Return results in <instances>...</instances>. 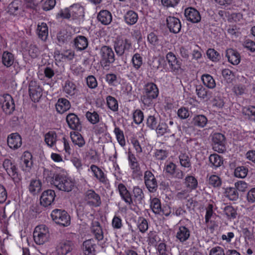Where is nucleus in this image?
I'll list each match as a JSON object with an SVG mask.
<instances>
[{
	"label": "nucleus",
	"mask_w": 255,
	"mask_h": 255,
	"mask_svg": "<svg viewBox=\"0 0 255 255\" xmlns=\"http://www.w3.org/2000/svg\"><path fill=\"white\" fill-rule=\"evenodd\" d=\"M158 95L159 90L157 85L153 82H148L143 86L141 102L145 106L149 107L152 104L153 100L155 99Z\"/></svg>",
	"instance_id": "1"
},
{
	"label": "nucleus",
	"mask_w": 255,
	"mask_h": 255,
	"mask_svg": "<svg viewBox=\"0 0 255 255\" xmlns=\"http://www.w3.org/2000/svg\"><path fill=\"white\" fill-rule=\"evenodd\" d=\"M50 236L49 229L45 225L37 226L33 233L34 241L38 245H42L47 242Z\"/></svg>",
	"instance_id": "2"
},
{
	"label": "nucleus",
	"mask_w": 255,
	"mask_h": 255,
	"mask_svg": "<svg viewBox=\"0 0 255 255\" xmlns=\"http://www.w3.org/2000/svg\"><path fill=\"white\" fill-rule=\"evenodd\" d=\"M52 184L59 190L65 192L71 191L75 185L72 179L61 174H58L55 176Z\"/></svg>",
	"instance_id": "3"
},
{
	"label": "nucleus",
	"mask_w": 255,
	"mask_h": 255,
	"mask_svg": "<svg viewBox=\"0 0 255 255\" xmlns=\"http://www.w3.org/2000/svg\"><path fill=\"white\" fill-rule=\"evenodd\" d=\"M191 235V228L187 225L183 224L180 221L175 228V238L177 241L184 244L189 240Z\"/></svg>",
	"instance_id": "4"
},
{
	"label": "nucleus",
	"mask_w": 255,
	"mask_h": 255,
	"mask_svg": "<svg viewBox=\"0 0 255 255\" xmlns=\"http://www.w3.org/2000/svg\"><path fill=\"white\" fill-rule=\"evenodd\" d=\"M99 54L101 57V64L104 67L109 66L115 60L114 52L112 48L109 46H102L100 50Z\"/></svg>",
	"instance_id": "5"
},
{
	"label": "nucleus",
	"mask_w": 255,
	"mask_h": 255,
	"mask_svg": "<svg viewBox=\"0 0 255 255\" xmlns=\"http://www.w3.org/2000/svg\"><path fill=\"white\" fill-rule=\"evenodd\" d=\"M131 48L130 40L125 37H118L114 43V49L117 55L121 56L128 52Z\"/></svg>",
	"instance_id": "6"
},
{
	"label": "nucleus",
	"mask_w": 255,
	"mask_h": 255,
	"mask_svg": "<svg viewBox=\"0 0 255 255\" xmlns=\"http://www.w3.org/2000/svg\"><path fill=\"white\" fill-rule=\"evenodd\" d=\"M51 216L52 220L57 224L68 226L70 224V216L64 210L55 209L52 211Z\"/></svg>",
	"instance_id": "7"
},
{
	"label": "nucleus",
	"mask_w": 255,
	"mask_h": 255,
	"mask_svg": "<svg viewBox=\"0 0 255 255\" xmlns=\"http://www.w3.org/2000/svg\"><path fill=\"white\" fill-rule=\"evenodd\" d=\"M0 104L3 111L8 115L11 114L15 109V104L12 97L8 94L0 95Z\"/></svg>",
	"instance_id": "8"
},
{
	"label": "nucleus",
	"mask_w": 255,
	"mask_h": 255,
	"mask_svg": "<svg viewBox=\"0 0 255 255\" xmlns=\"http://www.w3.org/2000/svg\"><path fill=\"white\" fill-rule=\"evenodd\" d=\"M144 181L146 187L150 192L155 191L157 188V180L153 174L147 170L144 174Z\"/></svg>",
	"instance_id": "9"
},
{
	"label": "nucleus",
	"mask_w": 255,
	"mask_h": 255,
	"mask_svg": "<svg viewBox=\"0 0 255 255\" xmlns=\"http://www.w3.org/2000/svg\"><path fill=\"white\" fill-rule=\"evenodd\" d=\"M33 168L32 155L28 151H25L21 161V170L26 173H30Z\"/></svg>",
	"instance_id": "10"
},
{
	"label": "nucleus",
	"mask_w": 255,
	"mask_h": 255,
	"mask_svg": "<svg viewBox=\"0 0 255 255\" xmlns=\"http://www.w3.org/2000/svg\"><path fill=\"white\" fill-rule=\"evenodd\" d=\"M29 93L32 101L38 102L42 95V89L35 81H31L29 85Z\"/></svg>",
	"instance_id": "11"
},
{
	"label": "nucleus",
	"mask_w": 255,
	"mask_h": 255,
	"mask_svg": "<svg viewBox=\"0 0 255 255\" xmlns=\"http://www.w3.org/2000/svg\"><path fill=\"white\" fill-rule=\"evenodd\" d=\"M225 138L223 134L217 132L214 133L212 136V140L214 143V150L219 153H223L225 150Z\"/></svg>",
	"instance_id": "12"
},
{
	"label": "nucleus",
	"mask_w": 255,
	"mask_h": 255,
	"mask_svg": "<svg viewBox=\"0 0 255 255\" xmlns=\"http://www.w3.org/2000/svg\"><path fill=\"white\" fill-rule=\"evenodd\" d=\"M56 197L55 191L48 189L43 191L40 196V203L44 207H48L54 202Z\"/></svg>",
	"instance_id": "13"
},
{
	"label": "nucleus",
	"mask_w": 255,
	"mask_h": 255,
	"mask_svg": "<svg viewBox=\"0 0 255 255\" xmlns=\"http://www.w3.org/2000/svg\"><path fill=\"white\" fill-rule=\"evenodd\" d=\"M2 166L7 173L11 176L13 179H19L17 169L13 163L10 159H5L2 163Z\"/></svg>",
	"instance_id": "14"
},
{
	"label": "nucleus",
	"mask_w": 255,
	"mask_h": 255,
	"mask_svg": "<svg viewBox=\"0 0 255 255\" xmlns=\"http://www.w3.org/2000/svg\"><path fill=\"white\" fill-rule=\"evenodd\" d=\"M88 171H91L92 173L93 176L99 181V182L103 184H107L108 182V179L107 175L100 167L96 165L92 164L90 166V169Z\"/></svg>",
	"instance_id": "15"
},
{
	"label": "nucleus",
	"mask_w": 255,
	"mask_h": 255,
	"mask_svg": "<svg viewBox=\"0 0 255 255\" xmlns=\"http://www.w3.org/2000/svg\"><path fill=\"white\" fill-rule=\"evenodd\" d=\"M166 58L172 72L177 73L181 69V61L172 52H168L166 56Z\"/></svg>",
	"instance_id": "16"
},
{
	"label": "nucleus",
	"mask_w": 255,
	"mask_h": 255,
	"mask_svg": "<svg viewBox=\"0 0 255 255\" xmlns=\"http://www.w3.org/2000/svg\"><path fill=\"white\" fill-rule=\"evenodd\" d=\"M184 15L186 19L192 23H198L201 20V15L199 12L195 8L189 7L184 11Z\"/></svg>",
	"instance_id": "17"
},
{
	"label": "nucleus",
	"mask_w": 255,
	"mask_h": 255,
	"mask_svg": "<svg viewBox=\"0 0 255 255\" xmlns=\"http://www.w3.org/2000/svg\"><path fill=\"white\" fill-rule=\"evenodd\" d=\"M85 199L88 203L95 207H98L101 204L100 196L94 190H88L85 193Z\"/></svg>",
	"instance_id": "18"
},
{
	"label": "nucleus",
	"mask_w": 255,
	"mask_h": 255,
	"mask_svg": "<svg viewBox=\"0 0 255 255\" xmlns=\"http://www.w3.org/2000/svg\"><path fill=\"white\" fill-rule=\"evenodd\" d=\"M8 146L12 149H17L22 145V139L17 133L10 134L7 138Z\"/></svg>",
	"instance_id": "19"
},
{
	"label": "nucleus",
	"mask_w": 255,
	"mask_h": 255,
	"mask_svg": "<svg viewBox=\"0 0 255 255\" xmlns=\"http://www.w3.org/2000/svg\"><path fill=\"white\" fill-rule=\"evenodd\" d=\"M164 170L168 175L178 179H182L184 176L183 172L181 170L177 169L176 165L172 162L166 165Z\"/></svg>",
	"instance_id": "20"
},
{
	"label": "nucleus",
	"mask_w": 255,
	"mask_h": 255,
	"mask_svg": "<svg viewBox=\"0 0 255 255\" xmlns=\"http://www.w3.org/2000/svg\"><path fill=\"white\" fill-rule=\"evenodd\" d=\"M166 23L170 32L178 33L180 31L181 24L178 18L174 16H168L166 18Z\"/></svg>",
	"instance_id": "21"
},
{
	"label": "nucleus",
	"mask_w": 255,
	"mask_h": 255,
	"mask_svg": "<svg viewBox=\"0 0 255 255\" xmlns=\"http://www.w3.org/2000/svg\"><path fill=\"white\" fill-rule=\"evenodd\" d=\"M96 244L94 239H89L83 243V251L85 255H95Z\"/></svg>",
	"instance_id": "22"
},
{
	"label": "nucleus",
	"mask_w": 255,
	"mask_h": 255,
	"mask_svg": "<svg viewBox=\"0 0 255 255\" xmlns=\"http://www.w3.org/2000/svg\"><path fill=\"white\" fill-rule=\"evenodd\" d=\"M56 149L59 152L64 150L68 155H70L71 153V148L69 141L65 136H63L61 139H58Z\"/></svg>",
	"instance_id": "23"
},
{
	"label": "nucleus",
	"mask_w": 255,
	"mask_h": 255,
	"mask_svg": "<svg viewBox=\"0 0 255 255\" xmlns=\"http://www.w3.org/2000/svg\"><path fill=\"white\" fill-rule=\"evenodd\" d=\"M66 122L69 127L73 130H79L81 123L78 117L74 114H70L66 117Z\"/></svg>",
	"instance_id": "24"
},
{
	"label": "nucleus",
	"mask_w": 255,
	"mask_h": 255,
	"mask_svg": "<svg viewBox=\"0 0 255 255\" xmlns=\"http://www.w3.org/2000/svg\"><path fill=\"white\" fill-rule=\"evenodd\" d=\"M58 140L57 134L54 131H50L44 135V141L47 145L50 148H56Z\"/></svg>",
	"instance_id": "25"
},
{
	"label": "nucleus",
	"mask_w": 255,
	"mask_h": 255,
	"mask_svg": "<svg viewBox=\"0 0 255 255\" xmlns=\"http://www.w3.org/2000/svg\"><path fill=\"white\" fill-rule=\"evenodd\" d=\"M226 56L228 61L233 65H238L241 61L240 54L233 49H229L227 50Z\"/></svg>",
	"instance_id": "26"
},
{
	"label": "nucleus",
	"mask_w": 255,
	"mask_h": 255,
	"mask_svg": "<svg viewBox=\"0 0 255 255\" xmlns=\"http://www.w3.org/2000/svg\"><path fill=\"white\" fill-rule=\"evenodd\" d=\"M97 18L104 25L110 24L112 20L111 13L107 10H101L98 14Z\"/></svg>",
	"instance_id": "27"
},
{
	"label": "nucleus",
	"mask_w": 255,
	"mask_h": 255,
	"mask_svg": "<svg viewBox=\"0 0 255 255\" xmlns=\"http://www.w3.org/2000/svg\"><path fill=\"white\" fill-rule=\"evenodd\" d=\"M55 107L59 113L63 114L70 109L71 105L68 100L65 98H60L58 100Z\"/></svg>",
	"instance_id": "28"
},
{
	"label": "nucleus",
	"mask_w": 255,
	"mask_h": 255,
	"mask_svg": "<svg viewBox=\"0 0 255 255\" xmlns=\"http://www.w3.org/2000/svg\"><path fill=\"white\" fill-rule=\"evenodd\" d=\"M42 183L39 179H32L28 185V190L33 195L39 193L41 189Z\"/></svg>",
	"instance_id": "29"
},
{
	"label": "nucleus",
	"mask_w": 255,
	"mask_h": 255,
	"mask_svg": "<svg viewBox=\"0 0 255 255\" xmlns=\"http://www.w3.org/2000/svg\"><path fill=\"white\" fill-rule=\"evenodd\" d=\"M72 250L71 243L69 242L60 243L57 248L56 252L58 255H66Z\"/></svg>",
	"instance_id": "30"
},
{
	"label": "nucleus",
	"mask_w": 255,
	"mask_h": 255,
	"mask_svg": "<svg viewBox=\"0 0 255 255\" xmlns=\"http://www.w3.org/2000/svg\"><path fill=\"white\" fill-rule=\"evenodd\" d=\"M37 33L38 37L42 40H46L48 35V28L44 22H39L37 27Z\"/></svg>",
	"instance_id": "31"
},
{
	"label": "nucleus",
	"mask_w": 255,
	"mask_h": 255,
	"mask_svg": "<svg viewBox=\"0 0 255 255\" xmlns=\"http://www.w3.org/2000/svg\"><path fill=\"white\" fill-rule=\"evenodd\" d=\"M71 140L74 145L79 148L83 147L85 144V141L83 136L78 132L70 133Z\"/></svg>",
	"instance_id": "32"
},
{
	"label": "nucleus",
	"mask_w": 255,
	"mask_h": 255,
	"mask_svg": "<svg viewBox=\"0 0 255 255\" xmlns=\"http://www.w3.org/2000/svg\"><path fill=\"white\" fill-rule=\"evenodd\" d=\"M74 45L77 50L80 51L84 50L88 45V40L86 37L79 35L74 39Z\"/></svg>",
	"instance_id": "33"
},
{
	"label": "nucleus",
	"mask_w": 255,
	"mask_h": 255,
	"mask_svg": "<svg viewBox=\"0 0 255 255\" xmlns=\"http://www.w3.org/2000/svg\"><path fill=\"white\" fill-rule=\"evenodd\" d=\"M138 19V14L133 10L128 11L124 15L125 22L128 25L135 24Z\"/></svg>",
	"instance_id": "34"
},
{
	"label": "nucleus",
	"mask_w": 255,
	"mask_h": 255,
	"mask_svg": "<svg viewBox=\"0 0 255 255\" xmlns=\"http://www.w3.org/2000/svg\"><path fill=\"white\" fill-rule=\"evenodd\" d=\"M155 129H156L158 136H162L165 133L170 134V136H174L175 135V133L168 128L167 125L164 123H159Z\"/></svg>",
	"instance_id": "35"
},
{
	"label": "nucleus",
	"mask_w": 255,
	"mask_h": 255,
	"mask_svg": "<svg viewBox=\"0 0 255 255\" xmlns=\"http://www.w3.org/2000/svg\"><path fill=\"white\" fill-rule=\"evenodd\" d=\"M91 231L94 235L96 239L98 241L103 239V233L100 223L98 222H93L91 227Z\"/></svg>",
	"instance_id": "36"
},
{
	"label": "nucleus",
	"mask_w": 255,
	"mask_h": 255,
	"mask_svg": "<svg viewBox=\"0 0 255 255\" xmlns=\"http://www.w3.org/2000/svg\"><path fill=\"white\" fill-rule=\"evenodd\" d=\"M208 122V119L203 115H198L195 116L192 121V124L199 128H203L206 126Z\"/></svg>",
	"instance_id": "37"
},
{
	"label": "nucleus",
	"mask_w": 255,
	"mask_h": 255,
	"mask_svg": "<svg viewBox=\"0 0 255 255\" xmlns=\"http://www.w3.org/2000/svg\"><path fill=\"white\" fill-rule=\"evenodd\" d=\"M71 14L74 18L83 15L84 7L79 3L73 4L69 7Z\"/></svg>",
	"instance_id": "38"
},
{
	"label": "nucleus",
	"mask_w": 255,
	"mask_h": 255,
	"mask_svg": "<svg viewBox=\"0 0 255 255\" xmlns=\"http://www.w3.org/2000/svg\"><path fill=\"white\" fill-rule=\"evenodd\" d=\"M63 91L67 94V97L72 96L77 92L76 86L72 82L67 81L63 87Z\"/></svg>",
	"instance_id": "39"
},
{
	"label": "nucleus",
	"mask_w": 255,
	"mask_h": 255,
	"mask_svg": "<svg viewBox=\"0 0 255 255\" xmlns=\"http://www.w3.org/2000/svg\"><path fill=\"white\" fill-rule=\"evenodd\" d=\"M128 160L130 168L133 172L137 173L140 171V167L137 161L135 155L131 152H128Z\"/></svg>",
	"instance_id": "40"
},
{
	"label": "nucleus",
	"mask_w": 255,
	"mask_h": 255,
	"mask_svg": "<svg viewBox=\"0 0 255 255\" xmlns=\"http://www.w3.org/2000/svg\"><path fill=\"white\" fill-rule=\"evenodd\" d=\"M184 184L186 188L191 191L197 188L198 181L195 177L188 175L185 178Z\"/></svg>",
	"instance_id": "41"
},
{
	"label": "nucleus",
	"mask_w": 255,
	"mask_h": 255,
	"mask_svg": "<svg viewBox=\"0 0 255 255\" xmlns=\"http://www.w3.org/2000/svg\"><path fill=\"white\" fill-rule=\"evenodd\" d=\"M14 60L13 55L8 51L3 52L2 56V63L6 67L11 66Z\"/></svg>",
	"instance_id": "42"
},
{
	"label": "nucleus",
	"mask_w": 255,
	"mask_h": 255,
	"mask_svg": "<svg viewBox=\"0 0 255 255\" xmlns=\"http://www.w3.org/2000/svg\"><path fill=\"white\" fill-rule=\"evenodd\" d=\"M209 159L211 166L214 167L215 168L221 166L223 163L222 157L216 153L211 154Z\"/></svg>",
	"instance_id": "43"
},
{
	"label": "nucleus",
	"mask_w": 255,
	"mask_h": 255,
	"mask_svg": "<svg viewBox=\"0 0 255 255\" xmlns=\"http://www.w3.org/2000/svg\"><path fill=\"white\" fill-rule=\"evenodd\" d=\"M20 2L18 0H15L9 4L7 7V12L10 14L16 15L19 13V6Z\"/></svg>",
	"instance_id": "44"
},
{
	"label": "nucleus",
	"mask_w": 255,
	"mask_h": 255,
	"mask_svg": "<svg viewBox=\"0 0 255 255\" xmlns=\"http://www.w3.org/2000/svg\"><path fill=\"white\" fill-rule=\"evenodd\" d=\"M201 79L204 85L208 88L213 89L216 87L215 81L210 75L204 74Z\"/></svg>",
	"instance_id": "45"
},
{
	"label": "nucleus",
	"mask_w": 255,
	"mask_h": 255,
	"mask_svg": "<svg viewBox=\"0 0 255 255\" xmlns=\"http://www.w3.org/2000/svg\"><path fill=\"white\" fill-rule=\"evenodd\" d=\"M160 241V238L155 231H150L147 237V242L148 245L156 246Z\"/></svg>",
	"instance_id": "46"
},
{
	"label": "nucleus",
	"mask_w": 255,
	"mask_h": 255,
	"mask_svg": "<svg viewBox=\"0 0 255 255\" xmlns=\"http://www.w3.org/2000/svg\"><path fill=\"white\" fill-rule=\"evenodd\" d=\"M150 208L156 214H160L161 206L160 201L158 198H153L150 199Z\"/></svg>",
	"instance_id": "47"
},
{
	"label": "nucleus",
	"mask_w": 255,
	"mask_h": 255,
	"mask_svg": "<svg viewBox=\"0 0 255 255\" xmlns=\"http://www.w3.org/2000/svg\"><path fill=\"white\" fill-rule=\"evenodd\" d=\"M131 62L134 68L138 70L143 63V57L139 53H136L133 55Z\"/></svg>",
	"instance_id": "48"
},
{
	"label": "nucleus",
	"mask_w": 255,
	"mask_h": 255,
	"mask_svg": "<svg viewBox=\"0 0 255 255\" xmlns=\"http://www.w3.org/2000/svg\"><path fill=\"white\" fill-rule=\"evenodd\" d=\"M226 196L231 201H236L239 198V194L235 188L228 187L225 191Z\"/></svg>",
	"instance_id": "49"
},
{
	"label": "nucleus",
	"mask_w": 255,
	"mask_h": 255,
	"mask_svg": "<svg viewBox=\"0 0 255 255\" xmlns=\"http://www.w3.org/2000/svg\"><path fill=\"white\" fill-rule=\"evenodd\" d=\"M114 131L120 145L122 147L125 146L126 140L123 131L118 127H116Z\"/></svg>",
	"instance_id": "50"
},
{
	"label": "nucleus",
	"mask_w": 255,
	"mask_h": 255,
	"mask_svg": "<svg viewBox=\"0 0 255 255\" xmlns=\"http://www.w3.org/2000/svg\"><path fill=\"white\" fill-rule=\"evenodd\" d=\"M107 104L108 107L114 112L117 111L119 108V105L117 100L113 97L109 96L107 97Z\"/></svg>",
	"instance_id": "51"
},
{
	"label": "nucleus",
	"mask_w": 255,
	"mask_h": 255,
	"mask_svg": "<svg viewBox=\"0 0 255 255\" xmlns=\"http://www.w3.org/2000/svg\"><path fill=\"white\" fill-rule=\"evenodd\" d=\"M132 194L135 201L141 202L144 198V193L142 190L138 186L134 187L132 190Z\"/></svg>",
	"instance_id": "52"
},
{
	"label": "nucleus",
	"mask_w": 255,
	"mask_h": 255,
	"mask_svg": "<svg viewBox=\"0 0 255 255\" xmlns=\"http://www.w3.org/2000/svg\"><path fill=\"white\" fill-rule=\"evenodd\" d=\"M179 159L181 165L185 168H191V163L190 158L189 156L185 154H181L179 156Z\"/></svg>",
	"instance_id": "53"
},
{
	"label": "nucleus",
	"mask_w": 255,
	"mask_h": 255,
	"mask_svg": "<svg viewBox=\"0 0 255 255\" xmlns=\"http://www.w3.org/2000/svg\"><path fill=\"white\" fill-rule=\"evenodd\" d=\"M137 226L141 233H145L148 229L147 221L144 218H139L137 221Z\"/></svg>",
	"instance_id": "54"
},
{
	"label": "nucleus",
	"mask_w": 255,
	"mask_h": 255,
	"mask_svg": "<svg viewBox=\"0 0 255 255\" xmlns=\"http://www.w3.org/2000/svg\"><path fill=\"white\" fill-rule=\"evenodd\" d=\"M248 171V169L245 167L239 166L235 169L234 175L237 177L244 178L247 176Z\"/></svg>",
	"instance_id": "55"
},
{
	"label": "nucleus",
	"mask_w": 255,
	"mask_h": 255,
	"mask_svg": "<svg viewBox=\"0 0 255 255\" xmlns=\"http://www.w3.org/2000/svg\"><path fill=\"white\" fill-rule=\"evenodd\" d=\"M86 117L88 121L92 124H95L99 122V116L96 112H87Z\"/></svg>",
	"instance_id": "56"
},
{
	"label": "nucleus",
	"mask_w": 255,
	"mask_h": 255,
	"mask_svg": "<svg viewBox=\"0 0 255 255\" xmlns=\"http://www.w3.org/2000/svg\"><path fill=\"white\" fill-rule=\"evenodd\" d=\"M209 184L214 187H218L221 185L222 181L220 178L216 175H212L208 179Z\"/></svg>",
	"instance_id": "57"
},
{
	"label": "nucleus",
	"mask_w": 255,
	"mask_h": 255,
	"mask_svg": "<svg viewBox=\"0 0 255 255\" xmlns=\"http://www.w3.org/2000/svg\"><path fill=\"white\" fill-rule=\"evenodd\" d=\"M144 116L143 112L139 109L136 110L133 113V119L135 124L139 125L143 120Z\"/></svg>",
	"instance_id": "58"
},
{
	"label": "nucleus",
	"mask_w": 255,
	"mask_h": 255,
	"mask_svg": "<svg viewBox=\"0 0 255 255\" xmlns=\"http://www.w3.org/2000/svg\"><path fill=\"white\" fill-rule=\"evenodd\" d=\"M106 82L110 86H116L118 84V78L116 75L112 73H109L106 75Z\"/></svg>",
	"instance_id": "59"
},
{
	"label": "nucleus",
	"mask_w": 255,
	"mask_h": 255,
	"mask_svg": "<svg viewBox=\"0 0 255 255\" xmlns=\"http://www.w3.org/2000/svg\"><path fill=\"white\" fill-rule=\"evenodd\" d=\"M157 119L153 116H149L146 120L147 126L151 129H155L157 127Z\"/></svg>",
	"instance_id": "60"
},
{
	"label": "nucleus",
	"mask_w": 255,
	"mask_h": 255,
	"mask_svg": "<svg viewBox=\"0 0 255 255\" xmlns=\"http://www.w3.org/2000/svg\"><path fill=\"white\" fill-rule=\"evenodd\" d=\"M207 55L213 61H217L220 59L219 53L214 49H209L207 51Z\"/></svg>",
	"instance_id": "61"
},
{
	"label": "nucleus",
	"mask_w": 255,
	"mask_h": 255,
	"mask_svg": "<svg viewBox=\"0 0 255 255\" xmlns=\"http://www.w3.org/2000/svg\"><path fill=\"white\" fill-rule=\"evenodd\" d=\"M157 251L158 255H169L170 253L166 245L163 243H160L158 245Z\"/></svg>",
	"instance_id": "62"
},
{
	"label": "nucleus",
	"mask_w": 255,
	"mask_h": 255,
	"mask_svg": "<svg viewBox=\"0 0 255 255\" xmlns=\"http://www.w3.org/2000/svg\"><path fill=\"white\" fill-rule=\"evenodd\" d=\"M244 112L251 120L255 121V107L249 106L245 109Z\"/></svg>",
	"instance_id": "63"
},
{
	"label": "nucleus",
	"mask_w": 255,
	"mask_h": 255,
	"mask_svg": "<svg viewBox=\"0 0 255 255\" xmlns=\"http://www.w3.org/2000/svg\"><path fill=\"white\" fill-rule=\"evenodd\" d=\"M209 255H225L223 248L216 246L212 248L209 251Z\"/></svg>",
	"instance_id": "64"
}]
</instances>
